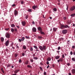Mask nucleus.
<instances>
[{
  "instance_id": "1",
  "label": "nucleus",
  "mask_w": 75,
  "mask_h": 75,
  "mask_svg": "<svg viewBox=\"0 0 75 75\" xmlns=\"http://www.w3.org/2000/svg\"><path fill=\"white\" fill-rule=\"evenodd\" d=\"M39 48L41 51H44V50L45 51V50H46L47 49L46 46H43L42 47L41 46H40L39 47Z\"/></svg>"
},
{
  "instance_id": "2",
  "label": "nucleus",
  "mask_w": 75,
  "mask_h": 75,
  "mask_svg": "<svg viewBox=\"0 0 75 75\" xmlns=\"http://www.w3.org/2000/svg\"><path fill=\"white\" fill-rule=\"evenodd\" d=\"M75 9V6H73L70 8V11H74V10Z\"/></svg>"
},
{
  "instance_id": "3",
  "label": "nucleus",
  "mask_w": 75,
  "mask_h": 75,
  "mask_svg": "<svg viewBox=\"0 0 75 75\" xmlns=\"http://www.w3.org/2000/svg\"><path fill=\"white\" fill-rule=\"evenodd\" d=\"M67 33V30H64L62 31V33L63 34H66Z\"/></svg>"
},
{
  "instance_id": "4",
  "label": "nucleus",
  "mask_w": 75,
  "mask_h": 75,
  "mask_svg": "<svg viewBox=\"0 0 75 75\" xmlns=\"http://www.w3.org/2000/svg\"><path fill=\"white\" fill-rule=\"evenodd\" d=\"M23 26H24L25 24H26V22L25 21H23L21 22Z\"/></svg>"
},
{
  "instance_id": "5",
  "label": "nucleus",
  "mask_w": 75,
  "mask_h": 75,
  "mask_svg": "<svg viewBox=\"0 0 75 75\" xmlns=\"http://www.w3.org/2000/svg\"><path fill=\"white\" fill-rule=\"evenodd\" d=\"M9 45V40H7L5 43V45L6 46H8Z\"/></svg>"
},
{
  "instance_id": "6",
  "label": "nucleus",
  "mask_w": 75,
  "mask_h": 75,
  "mask_svg": "<svg viewBox=\"0 0 75 75\" xmlns=\"http://www.w3.org/2000/svg\"><path fill=\"white\" fill-rule=\"evenodd\" d=\"M6 38H10V35L8 33H6Z\"/></svg>"
},
{
  "instance_id": "7",
  "label": "nucleus",
  "mask_w": 75,
  "mask_h": 75,
  "mask_svg": "<svg viewBox=\"0 0 75 75\" xmlns=\"http://www.w3.org/2000/svg\"><path fill=\"white\" fill-rule=\"evenodd\" d=\"M33 47L34 48H35V49H36V50H35L36 51H39V50L38 49V47H37L35 45H34L33 46Z\"/></svg>"
},
{
  "instance_id": "8",
  "label": "nucleus",
  "mask_w": 75,
  "mask_h": 75,
  "mask_svg": "<svg viewBox=\"0 0 75 75\" xmlns=\"http://www.w3.org/2000/svg\"><path fill=\"white\" fill-rule=\"evenodd\" d=\"M32 31L33 32H36L37 31V29L35 27H33L32 28Z\"/></svg>"
},
{
  "instance_id": "9",
  "label": "nucleus",
  "mask_w": 75,
  "mask_h": 75,
  "mask_svg": "<svg viewBox=\"0 0 75 75\" xmlns=\"http://www.w3.org/2000/svg\"><path fill=\"white\" fill-rule=\"evenodd\" d=\"M14 13L15 15H17V14H18V11L16 10H15L14 12Z\"/></svg>"
},
{
  "instance_id": "10",
  "label": "nucleus",
  "mask_w": 75,
  "mask_h": 75,
  "mask_svg": "<svg viewBox=\"0 0 75 75\" xmlns=\"http://www.w3.org/2000/svg\"><path fill=\"white\" fill-rule=\"evenodd\" d=\"M38 30L40 31H42V28L41 27H39L38 28Z\"/></svg>"
},
{
  "instance_id": "11",
  "label": "nucleus",
  "mask_w": 75,
  "mask_h": 75,
  "mask_svg": "<svg viewBox=\"0 0 75 75\" xmlns=\"http://www.w3.org/2000/svg\"><path fill=\"white\" fill-rule=\"evenodd\" d=\"M19 71H20V69L15 70L14 71V74H17L18 72Z\"/></svg>"
},
{
  "instance_id": "12",
  "label": "nucleus",
  "mask_w": 75,
  "mask_h": 75,
  "mask_svg": "<svg viewBox=\"0 0 75 75\" xmlns=\"http://www.w3.org/2000/svg\"><path fill=\"white\" fill-rule=\"evenodd\" d=\"M63 59H60L59 60H57V62H59L60 61H61V62H62V61H63Z\"/></svg>"
},
{
  "instance_id": "13",
  "label": "nucleus",
  "mask_w": 75,
  "mask_h": 75,
  "mask_svg": "<svg viewBox=\"0 0 75 75\" xmlns=\"http://www.w3.org/2000/svg\"><path fill=\"white\" fill-rule=\"evenodd\" d=\"M37 8V6L34 5L33 6V8L34 10H35V8Z\"/></svg>"
},
{
  "instance_id": "14",
  "label": "nucleus",
  "mask_w": 75,
  "mask_h": 75,
  "mask_svg": "<svg viewBox=\"0 0 75 75\" xmlns=\"http://www.w3.org/2000/svg\"><path fill=\"white\" fill-rule=\"evenodd\" d=\"M40 33L41 34H42V35H45V33H44V32H42V31L40 32Z\"/></svg>"
},
{
  "instance_id": "15",
  "label": "nucleus",
  "mask_w": 75,
  "mask_h": 75,
  "mask_svg": "<svg viewBox=\"0 0 75 75\" xmlns=\"http://www.w3.org/2000/svg\"><path fill=\"white\" fill-rule=\"evenodd\" d=\"M65 28H70V26H69L67 24L65 25Z\"/></svg>"
},
{
  "instance_id": "16",
  "label": "nucleus",
  "mask_w": 75,
  "mask_h": 75,
  "mask_svg": "<svg viewBox=\"0 0 75 75\" xmlns=\"http://www.w3.org/2000/svg\"><path fill=\"white\" fill-rule=\"evenodd\" d=\"M53 30L55 32L57 31V28H53Z\"/></svg>"
},
{
  "instance_id": "17",
  "label": "nucleus",
  "mask_w": 75,
  "mask_h": 75,
  "mask_svg": "<svg viewBox=\"0 0 75 75\" xmlns=\"http://www.w3.org/2000/svg\"><path fill=\"white\" fill-rule=\"evenodd\" d=\"M60 28L61 29H63V28H65V25H62L61 26Z\"/></svg>"
},
{
  "instance_id": "18",
  "label": "nucleus",
  "mask_w": 75,
  "mask_h": 75,
  "mask_svg": "<svg viewBox=\"0 0 75 75\" xmlns=\"http://www.w3.org/2000/svg\"><path fill=\"white\" fill-rule=\"evenodd\" d=\"M72 74H75V69H73L71 71Z\"/></svg>"
},
{
  "instance_id": "19",
  "label": "nucleus",
  "mask_w": 75,
  "mask_h": 75,
  "mask_svg": "<svg viewBox=\"0 0 75 75\" xmlns=\"http://www.w3.org/2000/svg\"><path fill=\"white\" fill-rule=\"evenodd\" d=\"M25 63L26 65H27L28 64V61L27 60L25 61Z\"/></svg>"
},
{
  "instance_id": "20",
  "label": "nucleus",
  "mask_w": 75,
  "mask_h": 75,
  "mask_svg": "<svg viewBox=\"0 0 75 75\" xmlns=\"http://www.w3.org/2000/svg\"><path fill=\"white\" fill-rule=\"evenodd\" d=\"M4 38H3V37H1V41H2V42H3V41H4Z\"/></svg>"
},
{
  "instance_id": "21",
  "label": "nucleus",
  "mask_w": 75,
  "mask_h": 75,
  "mask_svg": "<svg viewBox=\"0 0 75 75\" xmlns=\"http://www.w3.org/2000/svg\"><path fill=\"white\" fill-rule=\"evenodd\" d=\"M51 58L50 57H48L47 58V60L48 61H50L51 60Z\"/></svg>"
},
{
  "instance_id": "22",
  "label": "nucleus",
  "mask_w": 75,
  "mask_h": 75,
  "mask_svg": "<svg viewBox=\"0 0 75 75\" xmlns=\"http://www.w3.org/2000/svg\"><path fill=\"white\" fill-rule=\"evenodd\" d=\"M30 51H34L33 48V47H30Z\"/></svg>"
},
{
  "instance_id": "23",
  "label": "nucleus",
  "mask_w": 75,
  "mask_h": 75,
  "mask_svg": "<svg viewBox=\"0 0 75 75\" xmlns=\"http://www.w3.org/2000/svg\"><path fill=\"white\" fill-rule=\"evenodd\" d=\"M11 31L12 33H13V32L14 31V29L13 28H11Z\"/></svg>"
},
{
  "instance_id": "24",
  "label": "nucleus",
  "mask_w": 75,
  "mask_h": 75,
  "mask_svg": "<svg viewBox=\"0 0 75 75\" xmlns=\"http://www.w3.org/2000/svg\"><path fill=\"white\" fill-rule=\"evenodd\" d=\"M59 56H57L55 57V59H59Z\"/></svg>"
},
{
  "instance_id": "25",
  "label": "nucleus",
  "mask_w": 75,
  "mask_h": 75,
  "mask_svg": "<svg viewBox=\"0 0 75 75\" xmlns=\"http://www.w3.org/2000/svg\"><path fill=\"white\" fill-rule=\"evenodd\" d=\"M11 27H12V28H13L14 27H15V25H14V24H12L11 25Z\"/></svg>"
},
{
  "instance_id": "26",
  "label": "nucleus",
  "mask_w": 75,
  "mask_h": 75,
  "mask_svg": "<svg viewBox=\"0 0 75 75\" xmlns=\"http://www.w3.org/2000/svg\"><path fill=\"white\" fill-rule=\"evenodd\" d=\"M24 39H25V38L24 37H23L21 39V40L22 41H23L24 40Z\"/></svg>"
},
{
  "instance_id": "27",
  "label": "nucleus",
  "mask_w": 75,
  "mask_h": 75,
  "mask_svg": "<svg viewBox=\"0 0 75 75\" xmlns=\"http://www.w3.org/2000/svg\"><path fill=\"white\" fill-rule=\"evenodd\" d=\"M75 16V13L71 14V17H74V16Z\"/></svg>"
},
{
  "instance_id": "28",
  "label": "nucleus",
  "mask_w": 75,
  "mask_h": 75,
  "mask_svg": "<svg viewBox=\"0 0 75 75\" xmlns=\"http://www.w3.org/2000/svg\"><path fill=\"white\" fill-rule=\"evenodd\" d=\"M53 10H54V11L56 12V11H57V8H54L53 9Z\"/></svg>"
},
{
  "instance_id": "29",
  "label": "nucleus",
  "mask_w": 75,
  "mask_h": 75,
  "mask_svg": "<svg viewBox=\"0 0 75 75\" xmlns=\"http://www.w3.org/2000/svg\"><path fill=\"white\" fill-rule=\"evenodd\" d=\"M25 38H26L27 39H30V37H29V36H25Z\"/></svg>"
},
{
  "instance_id": "30",
  "label": "nucleus",
  "mask_w": 75,
  "mask_h": 75,
  "mask_svg": "<svg viewBox=\"0 0 75 75\" xmlns=\"http://www.w3.org/2000/svg\"><path fill=\"white\" fill-rule=\"evenodd\" d=\"M33 59H36L37 60V59H38V58H37V57H34L33 58Z\"/></svg>"
},
{
  "instance_id": "31",
  "label": "nucleus",
  "mask_w": 75,
  "mask_h": 75,
  "mask_svg": "<svg viewBox=\"0 0 75 75\" xmlns=\"http://www.w3.org/2000/svg\"><path fill=\"white\" fill-rule=\"evenodd\" d=\"M23 48L24 50H25V49H26V46L25 45H24L23 46Z\"/></svg>"
},
{
  "instance_id": "32",
  "label": "nucleus",
  "mask_w": 75,
  "mask_h": 75,
  "mask_svg": "<svg viewBox=\"0 0 75 75\" xmlns=\"http://www.w3.org/2000/svg\"><path fill=\"white\" fill-rule=\"evenodd\" d=\"M17 56H18V54H15V58H16L17 57Z\"/></svg>"
},
{
  "instance_id": "33",
  "label": "nucleus",
  "mask_w": 75,
  "mask_h": 75,
  "mask_svg": "<svg viewBox=\"0 0 75 75\" xmlns=\"http://www.w3.org/2000/svg\"><path fill=\"white\" fill-rule=\"evenodd\" d=\"M30 62L32 63H33V62H34V60H33V59H30Z\"/></svg>"
},
{
  "instance_id": "34",
  "label": "nucleus",
  "mask_w": 75,
  "mask_h": 75,
  "mask_svg": "<svg viewBox=\"0 0 75 75\" xmlns=\"http://www.w3.org/2000/svg\"><path fill=\"white\" fill-rule=\"evenodd\" d=\"M38 38L39 39H42V38L41 36H39L38 37Z\"/></svg>"
},
{
  "instance_id": "35",
  "label": "nucleus",
  "mask_w": 75,
  "mask_h": 75,
  "mask_svg": "<svg viewBox=\"0 0 75 75\" xmlns=\"http://www.w3.org/2000/svg\"><path fill=\"white\" fill-rule=\"evenodd\" d=\"M27 67H28V68H32V67H31V66L30 65H28L27 66Z\"/></svg>"
},
{
  "instance_id": "36",
  "label": "nucleus",
  "mask_w": 75,
  "mask_h": 75,
  "mask_svg": "<svg viewBox=\"0 0 75 75\" xmlns=\"http://www.w3.org/2000/svg\"><path fill=\"white\" fill-rule=\"evenodd\" d=\"M28 18V15H26L25 17V19H27V18Z\"/></svg>"
},
{
  "instance_id": "37",
  "label": "nucleus",
  "mask_w": 75,
  "mask_h": 75,
  "mask_svg": "<svg viewBox=\"0 0 75 75\" xmlns=\"http://www.w3.org/2000/svg\"><path fill=\"white\" fill-rule=\"evenodd\" d=\"M18 42H21V41H22L21 40V39H19L18 40Z\"/></svg>"
},
{
  "instance_id": "38",
  "label": "nucleus",
  "mask_w": 75,
  "mask_h": 75,
  "mask_svg": "<svg viewBox=\"0 0 75 75\" xmlns=\"http://www.w3.org/2000/svg\"><path fill=\"white\" fill-rule=\"evenodd\" d=\"M72 60L73 61H75V58H73L72 59Z\"/></svg>"
},
{
  "instance_id": "39",
  "label": "nucleus",
  "mask_w": 75,
  "mask_h": 75,
  "mask_svg": "<svg viewBox=\"0 0 75 75\" xmlns=\"http://www.w3.org/2000/svg\"><path fill=\"white\" fill-rule=\"evenodd\" d=\"M40 68L41 71H43V69H42V67H40Z\"/></svg>"
},
{
  "instance_id": "40",
  "label": "nucleus",
  "mask_w": 75,
  "mask_h": 75,
  "mask_svg": "<svg viewBox=\"0 0 75 75\" xmlns=\"http://www.w3.org/2000/svg\"><path fill=\"white\" fill-rule=\"evenodd\" d=\"M21 61H21V59H19V63H21Z\"/></svg>"
},
{
  "instance_id": "41",
  "label": "nucleus",
  "mask_w": 75,
  "mask_h": 75,
  "mask_svg": "<svg viewBox=\"0 0 75 75\" xmlns=\"http://www.w3.org/2000/svg\"><path fill=\"white\" fill-rule=\"evenodd\" d=\"M28 11L29 12H31V9H29L28 10Z\"/></svg>"
},
{
  "instance_id": "42",
  "label": "nucleus",
  "mask_w": 75,
  "mask_h": 75,
  "mask_svg": "<svg viewBox=\"0 0 75 75\" xmlns=\"http://www.w3.org/2000/svg\"><path fill=\"white\" fill-rule=\"evenodd\" d=\"M62 58H65V56H64V54L62 55Z\"/></svg>"
},
{
  "instance_id": "43",
  "label": "nucleus",
  "mask_w": 75,
  "mask_h": 75,
  "mask_svg": "<svg viewBox=\"0 0 75 75\" xmlns=\"http://www.w3.org/2000/svg\"><path fill=\"white\" fill-rule=\"evenodd\" d=\"M60 49H61V47H60L59 46L58 47L57 49L58 50H59Z\"/></svg>"
},
{
  "instance_id": "44",
  "label": "nucleus",
  "mask_w": 75,
  "mask_h": 75,
  "mask_svg": "<svg viewBox=\"0 0 75 75\" xmlns=\"http://www.w3.org/2000/svg\"><path fill=\"white\" fill-rule=\"evenodd\" d=\"M22 55L23 56V57H24L25 56V54L24 53H23L22 54Z\"/></svg>"
},
{
  "instance_id": "45",
  "label": "nucleus",
  "mask_w": 75,
  "mask_h": 75,
  "mask_svg": "<svg viewBox=\"0 0 75 75\" xmlns=\"http://www.w3.org/2000/svg\"><path fill=\"white\" fill-rule=\"evenodd\" d=\"M21 3L22 4H24V1H21Z\"/></svg>"
},
{
  "instance_id": "46",
  "label": "nucleus",
  "mask_w": 75,
  "mask_h": 75,
  "mask_svg": "<svg viewBox=\"0 0 75 75\" xmlns=\"http://www.w3.org/2000/svg\"><path fill=\"white\" fill-rule=\"evenodd\" d=\"M63 19H64V20H66V19H67V18L65 17H64L63 18Z\"/></svg>"
},
{
  "instance_id": "47",
  "label": "nucleus",
  "mask_w": 75,
  "mask_h": 75,
  "mask_svg": "<svg viewBox=\"0 0 75 75\" xmlns=\"http://www.w3.org/2000/svg\"><path fill=\"white\" fill-rule=\"evenodd\" d=\"M14 31H15V32H16V31H17V30L16 28H15L14 29Z\"/></svg>"
},
{
  "instance_id": "48",
  "label": "nucleus",
  "mask_w": 75,
  "mask_h": 75,
  "mask_svg": "<svg viewBox=\"0 0 75 75\" xmlns=\"http://www.w3.org/2000/svg\"><path fill=\"white\" fill-rule=\"evenodd\" d=\"M67 65L68 66H69V65H70V63H67Z\"/></svg>"
},
{
  "instance_id": "49",
  "label": "nucleus",
  "mask_w": 75,
  "mask_h": 75,
  "mask_svg": "<svg viewBox=\"0 0 75 75\" xmlns=\"http://www.w3.org/2000/svg\"><path fill=\"white\" fill-rule=\"evenodd\" d=\"M72 48H74V49L75 48V46H74V45L72 46Z\"/></svg>"
},
{
  "instance_id": "50",
  "label": "nucleus",
  "mask_w": 75,
  "mask_h": 75,
  "mask_svg": "<svg viewBox=\"0 0 75 75\" xmlns=\"http://www.w3.org/2000/svg\"><path fill=\"white\" fill-rule=\"evenodd\" d=\"M16 6V4H13L12 5V7H14Z\"/></svg>"
},
{
  "instance_id": "51",
  "label": "nucleus",
  "mask_w": 75,
  "mask_h": 75,
  "mask_svg": "<svg viewBox=\"0 0 75 75\" xmlns=\"http://www.w3.org/2000/svg\"><path fill=\"white\" fill-rule=\"evenodd\" d=\"M46 74H47V73H46L45 72H44V74L45 75H46Z\"/></svg>"
},
{
  "instance_id": "52",
  "label": "nucleus",
  "mask_w": 75,
  "mask_h": 75,
  "mask_svg": "<svg viewBox=\"0 0 75 75\" xmlns=\"http://www.w3.org/2000/svg\"><path fill=\"white\" fill-rule=\"evenodd\" d=\"M70 54L71 55H72L73 54V53H72V51L70 52Z\"/></svg>"
},
{
  "instance_id": "53",
  "label": "nucleus",
  "mask_w": 75,
  "mask_h": 75,
  "mask_svg": "<svg viewBox=\"0 0 75 75\" xmlns=\"http://www.w3.org/2000/svg\"><path fill=\"white\" fill-rule=\"evenodd\" d=\"M9 30V28H6L5 29V30H6V31H8V30Z\"/></svg>"
},
{
  "instance_id": "54",
  "label": "nucleus",
  "mask_w": 75,
  "mask_h": 75,
  "mask_svg": "<svg viewBox=\"0 0 75 75\" xmlns=\"http://www.w3.org/2000/svg\"><path fill=\"white\" fill-rule=\"evenodd\" d=\"M35 56V54H33V57H34Z\"/></svg>"
},
{
  "instance_id": "55",
  "label": "nucleus",
  "mask_w": 75,
  "mask_h": 75,
  "mask_svg": "<svg viewBox=\"0 0 75 75\" xmlns=\"http://www.w3.org/2000/svg\"><path fill=\"white\" fill-rule=\"evenodd\" d=\"M67 10H68V6H67V8H66Z\"/></svg>"
},
{
  "instance_id": "56",
  "label": "nucleus",
  "mask_w": 75,
  "mask_h": 75,
  "mask_svg": "<svg viewBox=\"0 0 75 75\" xmlns=\"http://www.w3.org/2000/svg\"><path fill=\"white\" fill-rule=\"evenodd\" d=\"M46 64L47 65H48V64H49V62H47L46 63Z\"/></svg>"
},
{
  "instance_id": "57",
  "label": "nucleus",
  "mask_w": 75,
  "mask_h": 75,
  "mask_svg": "<svg viewBox=\"0 0 75 75\" xmlns=\"http://www.w3.org/2000/svg\"><path fill=\"white\" fill-rule=\"evenodd\" d=\"M32 23L33 24H35V22H34V21H33Z\"/></svg>"
},
{
  "instance_id": "58",
  "label": "nucleus",
  "mask_w": 75,
  "mask_h": 75,
  "mask_svg": "<svg viewBox=\"0 0 75 75\" xmlns=\"http://www.w3.org/2000/svg\"><path fill=\"white\" fill-rule=\"evenodd\" d=\"M1 71H2V72L4 73V71H3V69H2V68L1 69Z\"/></svg>"
},
{
  "instance_id": "59",
  "label": "nucleus",
  "mask_w": 75,
  "mask_h": 75,
  "mask_svg": "<svg viewBox=\"0 0 75 75\" xmlns=\"http://www.w3.org/2000/svg\"><path fill=\"white\" fill-rule=\"evenodd\" d=\"M12 49H14V47H13V45H12Z\"/></svg>"
},
{
  "instance_id": "60",
  "label": "nucleus",
  "mask_w": 75,
  "mask_h": 75,
  "mask_svg": "<svg viewBox=\"0 0 75 75\" xmlns=\"http://www.w3.org/2000/svg\"><path fill=\"white\" fill-rule=\"evenodd\" d=\"M16 26L18 28H20V27H19V26L16 25Z\"/></svg>"
},
{
  "instance_id": "61",
  "label": "nucleus",
  "mask_w": 75,
  "mask_h": 75,
  "mask_svg": "<svg viewBox=\"0 0 75 75\" xmlns=\"http://www.w3.org/2000/svg\"><path fill=\"white\" fill-rule=\"evenodd\" d=\"M61 40H64V38H61Z\"/></svg>"
},
{
  "instance_id": "62",
  "label": "nucleus",
  "mask_w": 75,
  "mask_h": 75,
  "mask_svg": "<svg viewBox=\"0 0 75 75\" xmlns=\"http://www.w3.org/2000/svg\"><path fill=\"white\" fill-rule=\"evenodd\" d=\"M75 24H73V27H75Z\"/></svg>"
},
{
  "instance_id": "63",
  "label": "nucleus",
  "mask_w": 75,
  "mask_h": 75,
  "mask_svg": "<svg viewBox=\"0 0 75 75\" xmlns=\"http://www.w3.org/2000/svg\"><path fill=\"white\" fill-rule=\"evenodd\" d=\"M12 75H17V74L15 73V74H13Z\"/></svg>"
},
{
  "instance_id": "64",
  "label": "nucleus",
  "mask_w": 75,
  "mask_h": 75,
  "mask_svg": "<svg viewBox=\"0 0 75 75\" xmlns=\"http://www.w3.org/2000/svg\"><path fill=\"white\" fill-rule=\"evenodd\" d=\"M73 54H74V55H75V52H73Z\"/></svg>"
}]
</instances>
